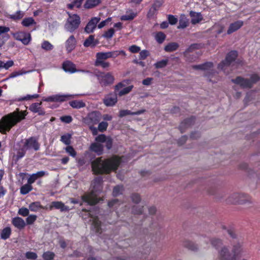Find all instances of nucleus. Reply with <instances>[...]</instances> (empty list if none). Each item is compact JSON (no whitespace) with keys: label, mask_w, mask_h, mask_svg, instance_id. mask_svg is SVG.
Listing matches in <instances>:
<instances>
[{"label":"nucleus","mask_w":260,"mask_h":260,"mask_svg":"<svg viewBox=\"0 0 260 260\" xmlns=\"http://www.w3.org/2000/svg\"><path fill=\"white\" fill-rule=\"evenodd\" d=\"M121 163V159L117 156L105 159L98 157L91 162V168L95 174H109L117 170Z\"/></svg>","instance_id":"f257e3e1"},{"label":"nucleus","mask_w":260,"mask_h":260,"mask_svg":"<svg viewBox=\"0 0 260 260\" xmlns=\"http://www.w3.org/2000/svg\"><path fill=\"white\" fill-rule=\"evenodd\" d=\"M27 113L26 111H15L3 116L0 119V133L3 134L10 131L11 128L18 122L25 118Z\"/></svg>","instance_id":"f03ea898"},{"label":"nucleus","mask_w":260,"mask_h":260,"mask_svg":"<svg viewBox=\"0 0 260 260\" xmlns=\"http://www.w3.org/2000/svg\"><path fill=\"white\" fill-rule=\"evenodd\" d=\"M21 144H22V147L18 149L17 152V159L23 157L27 150L34 149L35 151H37L40 148V144L37 139L34 137L26 139L24 142L22 141L19 143L20 146H21Z\"/></svg>","instance_id":"7ed1b4c3"},{"label":"nucleus","mask_w":260,"mask_h":260,"mask_svg":"<svg viewBox=\"0 0 260 260\" xmlns=\"http://www.w3.org/2000/svg\"><path fill=\"white\" fill-rule=\"evenodd\" d=\"M102 182V178L101 177H97L92 183L93 189L90 193L85 194L82 197L83 201L88 204L93 205L98 202V200L95 196V191L98 190H101V185Z\"/></svg>","instance_id":"20e7f679"},{"label":"nucleus","mask_w":260,"mask_h":260,"mask_svg":"<svg viewBox=\"0 0 260 260\" xmlns=\"http://www.w3.org/2000/svg\"><path fill=\"white\" fill-rule=\"evenodd\" d=\"M260 79V77L257 74H253L250 78L246 79L241 76H238L235 79H233L231 81L237 85H239L243 88H250L253 84L256 83Z\"/></svg>","instance_id":"39448f33"},{"label":"nucleus","mask_w":260,"mask_h":260,"mask_svg":"<svg viewBox=\"0 0 260 260\" xmlns=\"http://www.w3.org/2000/svg\"><path fill=\"white\" fill-rule=\"evenodd\" d=\"M199 240L201 246L205 245L204 248L209 247V242L211 243V245L217 250L221 248V247L224 246L222 240L216 237L210 238L205 236H201L199 237Z\"/></svg>","instance_id":"423d86ee"},{"label":"nucleus","mask_w":260,"mask_h":260,"mask_svg":"<svg viewBox=\"0 0 260 260\" xmlns=\"http://www.w3.org/2000/svg\"><path fill=\"white\" fill-rule=\"evenodd\" d=\"M238 56V53L236 51H232L230 52L226 55L225 59L220 62L218 66V68L224 71L226 74H229L228 71L226 70L234 65V61Z\"/></svg>","instance_id":"0eeeda50"},{"label":"nucleus","mask_w":260,"mask_h":260,"mask_svg":"<svg viewBox=\"0 0 260 260\" xmlns=\"http://www.w3.org/2000/svg\"><path fill=\"white\" fill-rule=\"evenodd\" d=\"M226 202L229 204H245L251 203V198L244 193H234L231 194L226 199Z\"/></svg>","instance_id":"6e6552de"},{"label":"nucleus","mask_w":260,"mask_h":260,"mask_svg":"<svg viewBox=\"0 0 260 260\" xmlns=\"http://www.w3.org/2000/svg\"><path fill=\"white\" fill-rule=\"evenodd\" d=\"M80 22V18L78 15L69 14V18L64 24V28L67 31L73 32L79 27Z\"/></svg>","instance_id":"1a4fd4ad"},{"label":"nucleus","mask_w":260,"mask_h":260,"mask_svg":"<svg viewBox=\"0 0 260 260\" xmlns=\"http://www.w3.org/2000/svg\"><path fill=\"white\" fill-rule=\"evenodd\" d=\"M192 68L194 70H200L204 71V76L210 78L215 73V71L213 69V64L211 62H207L204 63L192 66Z\"/></svg>","instance_id":"9d476101"},{"label":"nucleus","mask_w":260,"mask_h":260,"mask_svg":"<svg viewBox=\"0 0 260 260\" xmlns=\"http://www.w3.org/2000/svg\"><path fill=\"white\" fill-rule=\"evenodd\" d=\"M102 86H106L113 83L114 77L111 73H104L101 72L95 75Z\"/></svg>","instance_id":"9b49d317"},{"label":"nucleus","mask_w":260,"mask_h":260,"mask_svg":"<svg viewBox=\"0 0 260 260\" xmlns=\"http://www.w3.org/2000/svg\"><path fill=\"white\" fill-rule=\"evenodd\" d=\"M101 118L102 115L100 112L93 111L83 119V122L87 125H94L99 123Z\"/></svg>","instance_id":"f8f14e48"},{"label":"nucleus","mask_w":260,"mask_h":260,"mask_svg":"<svg viewBox=\"0 0 260 260\" xmlns=\"http://www.w3.org/2000/svg\"><path fill=\"white\" fill-rule=\"evenodd\" d=\"M218 256L220 260H238L225 245L218 250Z\"/></svg>","instance_id":"ddd939ff"},{"label":"nucleus","mask_w":260,"mask_h":260,"mask_svg":"<svg viewBox=\"0 0 260 260\" xmlns=\"http://www.w3.org/2000/svg\"><path fill=\"white\" fill-rule=\"evenodd\" d=\"M12 35L15 40L20 41L24 45H28L31 40L30 34L24 31L13 32Z\"/></svg>","instance_id":"4468645a"},{"label":"nucleus","mask_w":260,"mask_h":260,"mask_svg":"<svg viewBox=\"0 0 260 260\" xmlns=\"http://www.w3.org/2000/svg\"><path fill=\"white\" fill-rule=\"evenodd\" d=\"M75 95L73 94H55L43 99L46 102H62L68 100V99L74 98Z\"/></svg>","instance_id":"2eb2a0df"},{"label":"nucleus","mask_w":260,"mask_h":260,"mask_svg":"<svg viewBox=\"0 0 260 260\" xmlns=\"http://www.w3.org/2000/svg\"><path fill=\"white\" fill-rule=\"evenodd\" d=\"M83 211H85L87 213L88 217H90L92 219V230H93L97 234H101L102 233L101 221L99 220L97 217L93 216L90 212L86 211V210L84 209Z\"/></svg>","instance_id":"dca6fc26"},{"label":"nucleus","mask_w":260,"mask_h":260,"mask_svg":"<svg viewBox=\"0 0 260 260\" xmlns=\"http://www.w3.org/2000/svg\"><path fill=\"white\" fill-rule=\"evenodd\" d=\"M117 102V94L116 93H110L107 94L103 99L104 104L108 107L114 106Z\"/></svg>","instance_id":"f3484780"},{"label":"nucleus","mask_w":260,"mask_h":260,"mask_svg":"<svg viewBox=\"0 0 260 260\" xmlns=\"http://www.w3.org/2000/svg\"><path fill=\"white\" fill-rule=\"evenodd\" d=\"M117 52H114V51L109 52H100L96 54V59L106 60V59L110 58H115L116 57Z\"/></svg>","instance_id":"a211bd4d"},{"label":"nucleus","mask_w":260,"mask_h":260,"mask_svg":"<svg viewBox=\"0 0 260 260\" xmlns=\"http://www.w3.org/2000/svg\"><path fill=\"white\" fill-rule=\"evenodd\" d=\"M100 17L92 18L85 27V31L88 34L92 32L93 30L95 28L97 23L100 21Z\"/></svg>","instance_id":"6ab92c4d"},{"label":"nucleus","mask_w":260,"mask_h":260,"mask_svg":"<svg viewBox=\"0 0 260 260\" xmlns=\"http://www.w3.org/2000/svg\"><path fill=\"white\" fill-rule=\"evenodd\" d=\"M76 45V40L74 36H71L66 42V48L68 53L73 51Z\"/></svg>","instance_id":"aec40b11"},{"label":"nucleus","mask_w":260,"mask_h":260,"mask_svg":"<svg viewBox=\"0 0 260 260\" xmlns=\"http://www.w3.org/2000/svg\"><path fill=\"white\" fill-rule=\"evenodd\" d=\"M198 48V44H191L184 52V55L186 58V60L189 62H192L195 60L197 58V56H194L192 57H190L188 55L189 52H192L193 50Z\"/></svg>","instance_id":"412c9836"},{"label":"nucleus","mask_w":260,"mask_h":260,"mask_svg":"<svg viewBox=\"0 0 260 260\" xmlns=\"http://www.w3.org/2000/svg\"><path fill=\"white\" fill-rule=\"evenodd\" d=\"M243 252V244L242 243L238 242L233 246L232 252L233 256L238 259V256Z\"/></svg>","instance_id":"4be33fe9"},{"label":"nucleus","mask_w":260,"mask_h":260,"mask_svg":"<svg viewBox=\"0 0 260 260\" xmlns=\"http://www.w3.org/2000/svg\"><path fill=\"white\" fill-rule=\"evenodd\" d=\"M243 25V22L241 20L237 21L231 23L227 31V34L230 35L238 30Z\"/></svg>","instance_id":"5701e85b"},{"label":"nucleus","mask_w":260,"mask_h":260,"mask_svg":"<svg viewBox=\"0 0 260 260\" xmlns=\"http://www.w3.org/2000/svg\"><path fill=\"white\" fill-rule=\"evenodd\" d=\"M41 104L42 102L33 103L30 106L29 109L34 113H38L40 115H44L45 112L41 107Z\"/></svg>","instance_id":"b1692460"},{"label":"nucleus","mask_w":260,"mask_h":260,"mask_svg":"<svg viewBox=\"0 0 260 260\" xmlns=\"http://www.w3.org/2000/svg\"><path fill=\"white\" fill-rule=\"evenodd\" d=\"M62 68L66 72L73 73L77 71L76 70L75 64L69 60L66 61L63 63Z\"/></svg>","instance_id":"393cba45"},{"label":"nucleus","mask_w":260,"mask_h":260,"mask_svg":"<svg viewBox=\"0 0 260 260\" xmlns=\"http://www.w3.org/2000/svg\"><path fill=\"white\" fill-rule=\"evenodd\" d=\"M54 208L56 209H59L60 211H68L70 210L69 207L64 205L61 202L55 201L51 203L50 208Z\"/></svg>","instance_id":"a878e982"},{"label":"nucleus","mask_w":260,"mask_h":260,"mask_svg":"<svg viewBox=\"0 0 260 260\" xmlns=\"http://www.w3.org/2000/svg\"><path fill=\"white\" fill-rule=\"evenodd\" d=\"M103 145L100 143H93L90 146V150L98 155H101L103 152Z\"/></svg>","instance_id":"bb28decb"},{"label":"nucleus","mask_w":260,"mask_h":260,"mask_svg":"<svg viewBox=\"0 0 260 260\" xmlns=\"http://www.w3.org/2000/svg\"><path fill=\"white\" fill-rule=\"evenodd\" d=\"M189 14L191 18V22L193 24L198 23L203 20L202 15L200 13L190 11Z\"/></svg>","instance_id":"cd10ccee"},{"label":"nucleus","mask_w":260,"mask_h":260,"mask_svg":"<svg viewBox=\"0 0 260 260\" xmlns=\"http://www.w3.org/2000/svg\"><path fill=\"white\" fill-rule=\"evenodd\" d=\"M183 245L184 247L191 251H197L199 249L198 245L189 240H184L183 243Z\"/></svg>","instance_id":"c85d7f7f"},{"label":"nucleus","mask_w":260,"mask_h":260,"mask_svg":"<svg viewBox=\"0 0 260 260\" xmlns=\"http://www.w3.org/2000/svg\"><path fill=\"white\" fill-rule=\"evenodd\" d=\"M98 41L94 40V37L90 35L84 41L83 45L85 47H94L98 44Z\"/></svg>","instance_id":"c756f323"},{"label":"nucleus","mask_w":260,"mask_h":260,"mask_svg":"<svg viewBox=\"0 0 260 260\" xmlns=\"http://www.w3.org/2000/svg\"><path fill=\"white\" fill-rule=\"evenodd\" d=\"M13 224L19 229H23L25 225V223L24 220L20 217H15L12 220Z\"/></svg>","instance_id":"7c9ffc66"},{"label":"nucleus","mask_w":260,"mask_h":260,"mask_svg":"<svg viewBox=\"0 0 260 260\" xmlns=\"http://www.w3.org/2000/svg\"><path fill=\"white\" fill-rule=\"evenodd\" d=\"M194 121V118L193 117L186 119L183 121H182L180 125V128L181 131V133H183V129L190 126L193 123Z\"/></svg>","instance_id":"2f4dec72"},{"label":"nucleus","mask_w":260,"mask_h":260,"mask_svg":"<svg viewBox=\"0 0 260 260\" xmlns=\"http://www.w3.org/2000/svg\"><path fill=\"white\" fill-rule=\"evenodd\" d=\"M94 66L95 67H101L104 69H107L110 67V63L106 60L96 59L94 62Z\"/></svg>","instance_id":"473e14b6"},{"label":"nucleus","mask_w":260,"mask_h":260,"mask_svg":"<svg viewBox=\"0 0 260 260\" xmlns=\"http://www.w3.org/2000/svg\"><path fill=\"white\" fill-rule=\"evenodd\" d=\"M70 105L73 108L80 109L85 107V104L82 101L74 100L70 102Z\"/></svg>","instance_id":"72a5a7b5"},{"label":"nucleus","mask_w":260,"mask_h":260,"mask_svg":"<svg viewBox=\"0 0 260 260\" xmlns=\"http://www.w3.org/2000/svg\"><path fill=\"white\" fill-rule=\"evenodd\" d=\"M179 47V44L176 42H172L169 43L165 47V50L166 52H173L176 50Z\"/></svg>","instance_id":"f704fd0d"},{"label":"nucleus","mask_w":260,"mask_h":260,"mask_svg":"<svg viewBox=\"0 0 260 260\" xmlns=\"http://www.w3.org/2000/svg\"><path fill=\"white\" fill-rule=\"evenodd\" d=\"M188 25V19L186 18L185 15H181L179 21V25L177 28L179 29L184 28L186 27Z\"/></svg>","instance_id":"c9c22d12"},{"label":"nucleus","mask_w":260,"mask_h":260,"mask_svg":"<svg viewBox=\"0 0 260 260\" xmlns=\"http://www.w3.org/2000/svg\"><path fill=\"white\" fill-rule=\"evenodd\" d=\"M101 0H86L84 7L87 9H90L98 5Z\"/></svg>","instance_id":"e433bc0d"},{"label":"nucleus","mask_w":260,"mask_h":260,"mask_svg":"<svg viewBox=\"0 0 260 260\" xmlns=\"http://www.w3.org/2000/svg\"><path fill=\"white\" fill-rule=\"evenodd\" d=\"M136 13H135L132 11L127 12L126 14L122 15L121 17V20L124 21L132 20L136 16Z\"/></svg>","instance_id":"4c0bfd02"},{"label":"nucleus","mask_w":260,"mask_h":260,"mask_svg":"<svg viewBox=\"0 0 260 260\" xmlns=\"http://www.w3.org/2000/svg\"><path fill=\"white\" fill-rule=\"evenodd\" d=\"M11 233V230L10 228L6 227L2 230L1 233V237L3 239L6 240L9 238Z\"/></svg>","instance_id":"58836bf2"},{"label":"nucleus","mask_w":260,"mask_h":260,"mask_svg":"<svg viewBox=\"0 0 260 260\" xmlns=\"http://www.w3.org/2000/svg\"><path fill=\"white\" fill-rule=\"evenodd\" d=\"M32 189V187L30 184L28 182L27 184L22 186L20 188V193L22 194H26L28 193Z\"/></svg>","instance_id":"ea45409f"},{"label":"nucleus","mask_w":260,"mask_h":260,"mask_svg":"<svg viewBox=\"0 0 260 260\" xmlns=\"http://www.w3.org/2000/svg\"><path fill=\"white\" fill-rule=\"evenodd\" d=\"M24 13L22 11H18L15 13L10 15L9 18L13 20H18L24 16Z\"/></svg>","instance_id":"a19ab883"},{"label":"nucleus","mask_w":260,"mask_h":260,"mask_svg":"<svg viewBox=\"0 0 260 260\" xmlns=\"http://www.w3.org/2000/svg\"><path fill=\"white\" fill-rule=\"evenodd\" d=\"M168 62L169 60L168 59H162L155 63L154 66L156 69L164 68L167 66Z\"/></svg>","instance_id":"79ce46f5"},{"label":"nucleus","mask_w":260,"mask_h":260,"mask_svg":"<svg viewBox=\"0 0 260 260\" xmlns=\"http://www.w3.org/2000/svg\"><path fill=\"white\" fill-rule=\"evenodd\" d=\"M71 138L72 135L71 134H67L66 135H62L61 137L60 141L64 144L70 145L71 143Z\"/></svg>","instance_id":"37998d69"},{"label":"nucleus","mask_w":260,"mask_h":260,"mask_svg":"<svg viewBox=\"0 0 260 260\" xmlns=\"http://www.w3.org/2000/svg\"><path fill=\"white\" fill-rule=\"evenodd\" d=\"M41 208H42V207L39 202H33L29 205V209L31 211L36 212Z\"/></svg>","instance_id":"c03bdc74"},{"label":"nucleus","mask_w":260,"mask_h":260,"mask_svg":"<svg viewBox=\"0 0 260 260\" xmlns=\"http://www.w3.org/2000/svg\"><path fill=\"white\" fill-rule=\"evenodd\" d=\"M70 1L71 3L68 5V7L70 9H72L74 7L79 8L82 4L83 0H70Z\"/></svg>","instance_id":"a18cd8bd"},{"label":"nucleus","mask_w":260,"mask_h":260,"mask_svg":"<svg viewBox=\"0 0 260 260\" xmlns=\"http://www.w3.org/2000/svg\"><path fill=\"white\" fill-rule=\"evenodd\" d=\"M133 85H130L125 88H123L122 89H121L118 92V95L120 96H121L128 93L131 91V90L133 88Z\"/></svg>","instance_id":"49530a36"},{"label":"nucleus","mask_w":260,"mask_h":260,"mask_svg":"<svg viewBox=\"0 0 260 260\" xmlns=\"http://www.w3.org/2000/svg\"><path fill=\"white\" fill-rule=\"evenodd\" d=\"M42 257L44 260H53L55 254L51 251H47L43 254Z\"/></svg>","instance_id":"de8ad7c7"},{"label":"nucleus","mask_w":260,"mask_h":260,"mask_svg":"<svg viewBox=\"0 0 260 260\" xmlns=\"http://www.w3.org/2000/svg\"><path fill=\"white\" fill-rule=\"evenodd\" d=\"M35 23V21L32 17L24 18L22 21V24L26 27H28Z\"/></svg>","instance_id":"09e8293b"},{"label":"nucleus","mask_w":260,"mask_h":260,"mask_svg":"<svg viewBox=\"0 0 260 260\" xmlns=\"http://www.w3.org/2000/svg\"><path fill=\"white\" fill-rule=\"evenodd\" d=\"M143 206L135 205L132 208V212L135 214H141L143 212Z\"/></svg>","instance_id":"8fccbe9b"},{"label":"nucleus","mask_w":260,"mask_h":260,"mask_svg":"<svg viewBox=\"0 0 260 260\" xmlns=\"http://www.w3.org/2000/svg\"><path fill=\"white\" fill-rule=\"evenodd\" d=\"M65 150L70 156L75 157L77 155V152L74 148L70 145L68 146L65 148Z\"/></svg>","instance_id":"3c124183"},{"label":"nucleus","mask_w":260,"mask_h":260,"mask_svg":"<svg viewBox=\"0 0 260 260\" xmlns=\"http://www.w3.org/2000/svg\"><path fill=\"white\" fill-rule=\"evenodd\" d=\"M166 38V35L162 32H158L155 35V39L159 44H161Z\"/></svg>","instance_id":"603ef678"},{"label":"nucleus","mask_w":260,"mask_h":260,"mask_svg":"<svg viewBox=\"0 0 260 260\" xmlns=\"http://www.w3.org/2000/svg\"><path fill=\"white\" fill-rule=\"evenodd\" d=\"M41 47L43 49L46 51L51 50L53 48V46L47 41H44L42 43Z\"/></svg>","instance_id":"864d4df0"},{"label":"nucleus","mask_w":260,"mask_h":260,"mask_svg":"<svg viewBox=\"0 0 260 260\" xmlns=\"http://www.w3.org/2000/svg\"><path fill=\"white\" fill-rule=\"evenodd\" d=\"M123 190L122 185H117L114 187L113 191V195L114 196H117L122 193Z\"/></svg>","instance_id":"5fc2aeb1"},{"label":"nucleus","mask_w":260,"mask_h":260,"mask_svg":"<svg viewBox=\"0 0 260 260\" xmlns=\"http://www.w3.org/2000/svg\"><path fill=\"white\" fill-rule=\"evenodd\" d=\"M132 202L135 204H138L140 202L141 198L140 196L137 193H133L131 196Z\"/></svg>","instance_id":"6e6d98bb"},{"label":"nucleus","mask_w":260,"mask_h":260,"mask_svg":"<svg viewBox=\"0 0 260 260\" xmlns=\"http://www.w3.org/2000/svg\"><path fill=\"white\" fill-rule=\"evenodd\" d=\"M14 64V62L12 60H9L6 63L2 61H0V66L1 68H5V69H8L10 67H12Z\"/></svg>","instance_id":"4d7b16f0"},{"label":"nucleus","mask_w":260,"mask_h":260,"mask_svg":"<svg viewBox=\"0 0 260 260\" xmlns=\"http://www.w3.org/2000/svg\"><path fill=\"white\" fill-rule=\"evenodd\" d=\"M114 32H115L114 29L112 28H111L109 29H108L107 31H106L104 33V34L103 35V36L104 38L108 39H111L113 37Z\"/></svg>","instance_id":"13d9d810"},{"label":"nucleus","mask_w":260,"mask_h":260,"mask_svg":"<svg viewBox=\"0 0 260 260\" xmlns=\"http://www.w3.org/2000/svg\"><path fill=\"white\" fill-rule=\"evenodd\" d=\"M108 126V123L107 122L102 121L99 123L98 125V129L101 132L105 131Z\"/></svg>","instance_id":"bf43d9fd"},{"label":"nucleus","mask_w":260,"mask_h":260,"mask_svg":"<svg viewBox=\"0 0 260 260\" xmlns=\"http://www.w3.org/2000/svg\"><path fill=\"white\" fill-rule=\"evenodd\" d=\"M150 53L148 50H143L141 51L139 53V58L141 60L145 59L148 56H149Z\"/></svg>","instance_id":"052dcab7"},{"label":"nucleus","mask_w":260,"mask_h":260,"mask_svg":"<svg viewBox=\"0 0 260 260\" xmlns=\"http://www.w3.org/2000/svg\"><path fill=\"white\" fill-rule=\"evenodd\" d=\"M28 72H26V71H23L22 70L21 71H16V72H14L13 73H12L10 75H9V77L10 78H14V77H17L18 76H20V75H22L23 74H25L26 73H28Z\"/></svg>","instance_id":"680f3d73"},{"label":"nucleus","mask_w":260,"mask_h":260,"mask_svg":"<svg viewBox=\"0 0 260 260\" xmlns=\"http://www.w3.org/2000/svg\"><path fill=\"white\" fill-rule=\"evenodd\" d=\"M168 19L169 21V23L171 25H175L177 23L178 21V19L174 15H169L168 16Z\"/></svg>","instance_id":"e2e57ef3"},{"label":"nucleus","mask_w":260,"mask_h":260,"mask_svg":"<svg viewBox=\"0 0 260 260\" xmlns=\"http://www.w3.org/2000/svg\"><path fill=\"white\" fill-rule=\"evenodd\" d=\"M37 219V216L35 215H29L26 219V221L27 224H32Z\"/></svg>","instance_id":"0e129e2a"},{"label":"nucleus","mask_w":260,"mask_h":260,"mask_svg":"<svg viewBox=\"0 0 260 260\" xmlns=\"http://www.w3.org/2000/svg\"><path fill=\"white\" fill-rule=\"evenodd\" d=\"M18 214L23 216H28L29 214V210L26 208L22 207L19 209Z\"/></svg>","instance_id":"69168bd1"},{"label":"nucleus","mask_w":260,"mask_h":260,"mask_svg":"<svg viewBox=\"0 0 260 260\" xmlns=\"http://www.w3.org/2000/svg\"><path fill=\"white\" fill-rule=\"evenodd\" d=\"M9 35H4L0 36V47H2L9 39Z\"/></svg>","instance_id":"338daca9"},{"label":"nucleus","mask_w":260,"mask_h":260,"mask_svg":"<svg viewBox=\"0 0 260 260\" xmlns=\"http://www.w3.org/2000/svg\"><path fill=\"white\" fill-rule=\"evenodd\" d=\"M132 115V112L128 110H122L119 111V116L120 117H123L126 115Z\"/></svg>","instance_id":"774afa93"}]
</instances>
